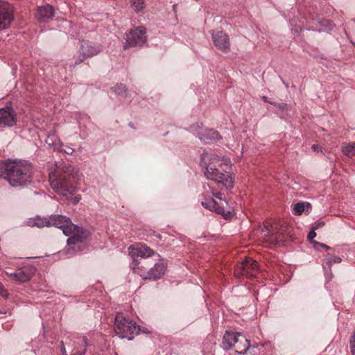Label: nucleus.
<instances>
[{
	"label": "nucleus",
	"instance_id": "f257e3e1",
	"mask_svg": "<svg viewBox=\"0 0 355 355\" xmlns=\"http://www.w3.org/2000/svg\"><path fill=\"white\" fill-rule=\"evenodd\" d=\"M201 164L205 168L204 174L207 179L227 189L234 187L232 178L227 171L230 166L229 158L220 157L215 153L205 152L201 155Z\"/></svg>",
	"mask_w": 355,
	"mask_h": 355
},
{
	"label": "nucleus",
	"instance_id": "f03ea898",
	"mask_svg": "<svg viewBox=\"0 0 355 355\" xmlns=\"http://www.w3.org/2000/svg\"><path fill=\"white\" fill-rule=\"evenodd\" d=\"M50 226H55L62 230L63 234L69 237L67 241L68 253L82 251L85 246L86 240L91 235L89 231L74 225L69 217L63 215H51L49 216Z\"/></svg>",
	"mask_w": 355,
	"mask_h": 355
},
{
	"label": "nucleus",
	"instance_id": "7ed1b4c3",
	"mask_svg": "<svg viewBox=\"0 0 355 355\" xmlns=\"http://www.w3.org/2000/svg\"><path fill=\"white\" fill-rule=\"evenodd\" d=\"M0 175L12 187H24L32 181L33 166L27 160L9 159L1 165Z\"/></svg>",
	"mask_w": 355,
	"mask_h": 355
},
{
	"label": "nucleus",
	"instance_id": "20e7f679",
	"mask_svg": "<svg viewBox=\"0 0 355 355\" xmlns=\"http://www.w3.org/2000/svg\"><path fill=\"white\" fill-rule=\"evenodd\" d=\"M78 171L69 164L62 163L51 168L49 178L51 188L59 195L67 196L76 192L74 187L75 179Z\"/></svg>",
	"mask_w": 355,
	"mask_h": 355
},
{
	"label": "nucleus",
	"instance_id": "39448f33",
	"mask_svg": "<svg viewBox=\"0 0 355 355\" xmlns=\"http://www.w3.org/2000/svg\"><path fill=\"white\" fill-rule=\"evenodd\" d=\"M114 331L119 338L132 340L135 335L140 333L141 327L118 313L115 316Z\"/></svg>",
	"mask_w": 355,
	"mask_h": 355
},
{
	"label": "nucleus",
	"instance_id": "423d86ee",
	"mask_svg": "<svg viewBox=\"0 0 355 355\" xmlns=\"http://www.w3.org/2000/svg\"><path fill=\"white\" fill-rule=\"evenodd\" d=\"M258 273V263L251 258H245L236 265L234 270V274L238 277L241 276L254 277Z\"/></svg>",
	"mask_w": 355,
	"mask_h": 355
},
{
	"label": "nucleus",
	"instance_id": "0eeeda50",
	"mask_svg": "<svg viewBox=\"0 0 355 355\" xmlns=\"http://www.w3.org/2000/svg\"><path fill=\"white\" fill-rule=\"evenodd\" d=\"M101 46L89 40H83L80 43L79 49L78 62H76L75 64H78L83 62L85 59L92 58L98 55L101 51Z\"/></svg>",
	"mask_w": 355,
	"mask_h": 355
},
{
	"label": "nucleus",
	"instance_id": "6e6552de",
	"mask_svg": "<svg viewBox=\"0 0 355 355\" xmlns=\"http://www.w3.org/2000/svg\"><path fill=\"white\" fill-rule=\"evenodd\" d=\"M261 237L263 238L266 243L272 245L278 244L282 242L284 239L283 232L278 230L277 225H272L271 229L269 228L268 225H265L261 229Z\"/></svg>",
	"mask_w": 355,
	"mask_h": 355
},
{
	"label": "nucleus",
	"instance_id": "1a4fd4ad",
	"mask_svg": "<svg viewBox=\"0 0 355 355\" xmlns=\"http://www.w3.org/2000/svg\"><path fill=\"white\" fill-rule=\"evenodd\" d=\"M146 42V29L143 26L131 30L127 35L124 48L141 46Z\"/></svg>",
	"mask_w": 355,
	"mask_h": 355
},
{
	"label": "nucleus",
	"instance_id": "9d476101",
	"mask_svg": "<svg viewBox=\"0 0 355 355\" xmlns=\"http://www.w3.org/2000/svg\"><path fill=\"white\" fill-rule=\"evenodd\" d=\"M211 33L214 45L223 52H229L230 42L228 35L223 31H211Z\"/></svg>",
	"mask_w": 355,
	"mask_h": 355
},
{
	"label": "nucleus",
	"instance_id": "9b49d317",
	"mask_svg": "<svg viewBox=\"0 0 355 355\" xmlns=\"http://www.w3.org/2000/svg\"><path fill=\"white\" fill-rule=\"evenodd\" d=\"M167 263L165 259H162L157 263L146 272H141L139 275L144 279H157L160 278L166 272Z\"/></svg>",
	"mask_w": 355,
	"mask_h": 355
},
{
	"label": "nucleus",
	"instance_id": "f8f14e48",
	"mask_svg": "<svg viewBox=\"0 0 355 355\" xmlns=\"http://www.w3.org/2000/svg\"><path fill=\"white\" fill-rule=\"evenodd\" d=\"M13 20L9 4L0 0V30L9 27Z\"/></svg>",
	"mask_w": 355,
	"mask_h": 355
},
{
	"label": "nucleus",
	"instance_id": "ddd939ff",
	"mask_svg": "<svg viewBox=\"0 0 355 355\" xmlns=\"http://www.w3.org/2000/svg\"><path fill=\"white\" fill-rule=\"evenodd\" d=\"M128 252L132 257L141 258H148L155 254V252L150 248L141 243H137L129 246Z\"/></svg>",
	"mask_w": 355,
	"mask_h": 355
},
{
	"label": "nucleus",
	"instance_id": "4468645a",
	"mask_svg": "<svg viewBox=\"0 0 355 355\" xmlns=\"http://www.w3.org/2000/svg\"><path fill=\"white\" fill-rule=\"evenodd\" d=\"M17 123L16 114L12 107L0 109V126L11 127Z\"/></svg>",
	"mask_w": 355,
	"mask_h": 355
},
{
	"label": "nucleus",
	"instance_id": "2eb2a0df",
	"mask_svg": "<svg viewBox=\"0 0 355 355\" xmlns=\"http://www.w3.org/2000/svg\"><path fill=\"white\" fill-rule=\"evenodd\" d=\"M54 15V8L49 4H46L38 7L36 17L40 22H46L52 19Z\"/></svg>",
	"mask_w": 355,
	"mask_h": 355
},
{
	"label": "nucleus",
	"instance_id": "dca6fc26",
	"mask_svg": "<svg viewBox=\"0 0 355 355\" xmlns=\"http://www.w3.org/2000/svg\"><path fill=\"white\" fill-rule=\"evenodd\" d=\"M35 272V268H26L24 270H18L15 272L8 273L10 277H12L16 281L21 283L28 282L33 277Z\"/></svg>",
	"mask_w": 355,
	"mask_h": 355
},
{
	"label": "nucleus",
	"instance_id": "f3484780",
	"mask_svg": "<svg viewBox=\"0 0 355 355\" xmlns=\"http://www.w3.org/2000/svg\"><path fill=\"white\" fill-rule=\"evenodd\" d=\"M198 137L199 139L204 143H207L209 141H217L221 139L219 132L213 129L204 130L198 133Z\"/></svg>",
	"mask_w": 355,
	"mask_h": 355
},
{
	"label": "nucleus",
	"instance_id": "a211bd4d",
	"mask_svg": "<svg viewBox=\"0 0 355 355\" xmlns=\"http://www.w3.org/2000/svg\"><path fill=\"white\" fill-rule=\"evenodd\" d=\"M236 343H235V352L238 354H245L250 348V341L241 333L238 334Z\"/></svg>",
	"mask_w": 355,
	"mask_h": 355
},
{
	"label": "nucleus",
	"instance_id": "6ab92c4d",
	"mask_svg": "<svg viewBox=\"0 0 355 355\" xmlns=\"http://www.w3.org/2000/svg\"><path fill=\"white\" fill-rule=\"evenodd\" d=\"M239 333L232 331H226L223 336L222 347L225 350H229L234 346L238 340L237 335Z\"/></svg>",
	"mask_w": 355,
	"mask_h": 355
},
{
	"label": "nucleus",
	"instance_id": "aec40b11",
	"mask_svg": "<svg viewBox=\"0 0 355 355\" xmlns=\"http://www.w3.org/2000/svg\"><path fill=\"white\" fill-rule=\"evenodd\" d=\"M201 205L205 209L214 211L217 214H221L223 216L225 215L224 208L219 206L218 204L212 198H205L203 201H202Z\"/></svg>",
	"mask_w": 355,
	"mask_h": 355
},
{
	"label": "nucleus",
	"instance_id": "412c9836",
	"mask_svg": "<svg viewBox=\"0 0 355 355\" xmlns=\"http://www.w3.org/2000/svg\"><path fill=\"white\" fill-rule=\"evenodd\" d=\"M46 143L49 146L53 147V149L55 150H62V147L64 146L54 130L48 134Z\"/></svg>",
	"mask_w": 355,
	"mask_h": 355
},
{
	"label": "nucleus",
	"instance_id": "4be33fe9",
	"mask_svg": "<svg viewBox=\"0 0 355 355\" xmlns=\"http://www.w3.org/2000/svg\"><path fill=\"white\" fill-rule=\"evenodd\" d=\"M26 224L29 227H49V217H41V216H37L35 218H29L26 221Z\"/></svg>",
	"mask_w": 355,
	"mask_h": 355
},
{
	"label": "nucleus",
	"instance_id": "5701e85b",
	"mask_svg": "<svg viewBox=\"0 0 355 355\" xmlns=\"http://www.w3.org/2000/svg\"><path fill=\"white\" fill-rule=\"evenodd\" d=\"M342 152L347 157L355 156V143L343 145Z\"/></svg>",
	"mask_w": 355,
	"mask_h": 355
},
{
	"label": "nucleus",
	"instance_id": "b1692460",
	"mask_svg": "<svg viewBox=\"0 0 355 355\" xmlns=\"http://www.w3.org/2000/svg\"><path fill=\"white\" fill-rule=\"evenodd\" d=\"M326 265L327 266L329 270H331V266L334 263H340L342 259L340 257L338 256H332L330 254H327L326 257Z\"/></svg>",
	"mask_w": 355,
	"mask_h": 355
},
{
	"label": "nucleus",
	"instance_id": "393cba45",
	"mask_svg": "<svg viewBox=\"0 0 355 355\" xmlns=\"http://www.w3.org/2000/svg\"><path fill=\"white\" fill-rule=\"evenodd\" d=\"M131 6L136 12H139L146 6L145 0H131Z\"/></svg>",
	"mask_w": 355,
	"mask_h": 355
},
{
	"label": "nucleus",
	"instance_id": "a878e982",
	"mask_svg": "<svg viewBox=\"0 0 355 355\" xmlns=\"http://www.w3.org/2000/svg\"><path fill=\"white\" fill-rule=\"evenodd\" d=\"M310 204L309 202H297L294 205V214L295 215H301L303 211L305 210L306 206H309Z\"/></svg>",
	"mask_w": 355,
	"mask_h": 355
},
{
	"label": "nucleus",
	"instance_id": "bb28decb",
	"mask_svg": "<svg viewBox=\"0 0 355 355\" xmlns=\"http://www.w3.org/2000/svg\"><path fill=\"white\" fill-rule=\"evenodd\" d=\"M112 89L116 94H118V95H120L122 96H125L126 92H127V88H126L125 85H124L123 84H119V85L118 84V85H115L114 87H113L112 88Z\"/></svg>",
	"mask_w": 355,
	"mask_h": 355
},
{
	"label": "nucleus",
	"instance_id": "cd10ccee",
	"mask_svg": "<svg viewBox=\"0 0 355 355\" xmlns=\"http://www.w3.org/2000/svg\"><path fill=\"white\" fill-rule=\"evenodd\" d=\"M321 27L319 28V31H331L334 26V24L329 20H324L320 22Z\"/></svg>",
	"mask_w": 355,
	"mask_h": 355
},
{
	"label": "nucleus",
	"instance_id": "c85d7f7f",
	"mask_svg": "<svg viewBox=\"0 0 355 355\" xmlns=\"http://www.w3.org/2000/svg\"><path fill=\"white\" fill-rule=\"evenodd\" d=\"M317 229V227H312V230L308 234V240L312 243L313 244V245L315 247V244H319V242L318 241H315L313 240V239L316 236V233H315V230Z\"/></svg>",
	"mask_w": 355,
	"mask_h": 355
},
{
	"label": "nucleus",
	"instance_id": "c756f323",
	"mask_svg": "<svg viewBox=\"0 0 355 355\" xmlns=\"http://www.w3.org/2000/svg\"><path fill=\"white\" fill-rule=\"evenodd\" d=\"M60 344H61V352H62V355H67L65 347L64 345V343L62 341L60 343ZM84 353H85V351L82 352H76L71 355H83Z\"/></svg>",
	"mask_w": 355,
	"mask_h": 355
},
{
	"label": "nucleus",
	"instance_id": "7c9ffc66",
	"mask_svg": "<svg viewBox=\"0 0 355 355\" xmlns=\"http://www.w3.org/2000/svg\"><path fill=\"white\" fill-rule=\"evenodd\" d=\"M272 105H275L277 108H279V110H283V111L288 110V105L286 103H273Z\"/></svg>",
	"mask_w": 355,
	"mask_h": 355
},
{
	"label": "nucleus",
	"instance_id": "2f4dec72",
	"mask_svg": "<svg viewBox=\"0 0 355 355\" xmlns=\"http://www.w3.org/2000/svg\"><path fill=\"white\" fill-rule=\"evenodd\" d=\"M58 151L59 152H63V153H64L66 154H68V155H72L73 153L74 152V149L72 148L70 146H66L64 149L62 148V150H58Z\"/></svg>",
	"mask_w": 355,
	"mask_h": 355
},
{
	"label": "nucleus",
	"instance_id": "473e14b6",
	"mask_svg": "<svg viewBox=\"0 0 355 355\" xmlns=\"http://www.w3.org/2000/svg\"><path fill=\"white\" fill-rule=\"evenodd\" d=\"M0 295L5 297V298H7L8 296V291L7 290L3 287V284H1V282H0Z\"/></svg>",
	"mask_w": 355,
	"mask_h": 355
},
{
	"label": "nucleus",
	"instance_id": "72a5a7b5",
	"mask_svg": "<svg viewBox=\"0 0 355 355\" xmlns=\"http://www.w3.org/2000/svg\"><path fill=\"white\" fill-rule=\"evenodd\" d=\"M212 196L218 199L222 200L220 192H213L211 191Z\"/></svg>",
	"mask_w": 355,
	"mask_h": 355
},
{
	"label": "nucleus",
	"instance_id": "f704fd0d",
	"mask_svg": "<svg viewBox=\"0 0 355 355\" xmlns=\"http://www.w3.org/2000/svg\"><path fill=\"white\" fill-rule=\"evenodd\" d=\"M316 245H320L321 246L322 248H323L324 249L328 250L330 249V247L327 245L326 244H324V243H319V244H315V246Z\"/></svg>",
	"mask_w": 355,
	"mask_h": 355
},
{
	"label": "nucleus",
	"instance_id": "c9c22d12",
	"mask_svg": "<svg viewBox=\"0 0 355 355\" xmlns=\"http://www.w3.org/2000/svg\"><path fill=\"white\" fill-rule=\"evenodd\" d=\"M311 148L315 152H318L320 150V147L318 145H313Z\"/></svg>",
	"mask_w": 355,
	"mask_h": 355
},
{
	"label": "nucleus",
	"instance_id": "e433bc0d",
	"mask_svg": "<svg viewBox=\"0 0 355 355\" xmlns=\"http://www.w3.org/2000/svg\"><path fill=\"white\" fill-rule=\"evenodd\" d=\"M263 100L265 101V102H267L268 103H270V104H273L274 102H272V101H270L268 100V98L266 96H263Z\"/></svg>",
	"mask_w": 355,
	"mask_h": 355
},
{
	"label": "nucleus",
	"instance_id": "4c0bfd02",
	"mask_svg": "<svg viewBox=\"0 0 355 355\" xmlns=\"http://www.w3.org/2000/svg\"><path fill=\"white\" fill-rule=\"evenodd\" d=\"M132 268L134 270H136V266H137V261L134 259L133 263H132Z\"/></svg>",
	"mask_w": 355,
	"mask_h": 355
},
{
	"label": "nucleus",
	"instance_id": "58836bf2",
	"mask_svg": "<svg viewBox=\"0 0 355 355\" xmlns=\"http://www.w3.org/2000/svg\"><path fill=\"white\" fill-rule=\"evenodd\" d=\"M83 341L84 342V343H85V345H87V338H86L85 337H84V338H83Z\"/></svg>",
	"mask_w": 355,
	"mask_h": 355
},
{
	"label": "nucleus",
	"instance_id": "ea45409f",
	"mask_svg": "<svg viewBox=\"0 0 355 355\" xmlns=\"http://www.w3.org/2000/svg\"><path fill=\"white\" fill-rule=\"evenodd\" d=\"M79 200H80V198H79L75 197V198H74V202H79Z\"/></svg>",
	"mask_w": 355,
	"mask_h": 355
},
{
	"label": "nucleus",
	"instance_id": "a19ab883",
	"mask_svg": "<svg viewBox=\"0 0 355 355\" xmlns=\"http://www.w3.org/2000/svg\"><path fill=\"white\" fill-rule=\"evenodd\" d=\"M156 237H157V239H161V237H162V236H161V235H160V234H157V235H156Z\"/></svg>",
	"mask_w": 355,
	"mask_h": 355
}]
</instances>
